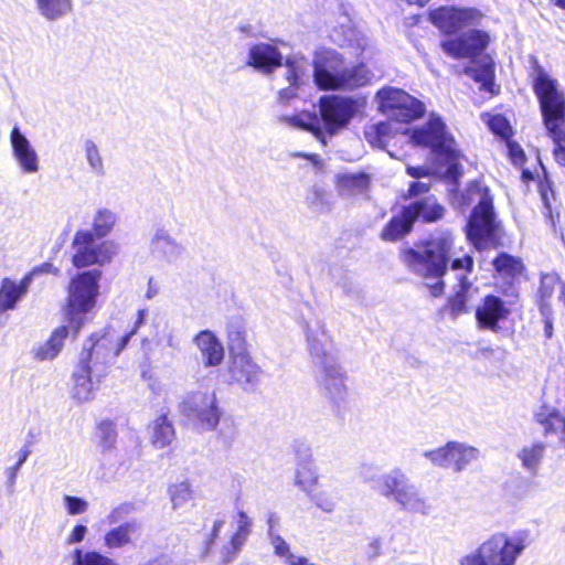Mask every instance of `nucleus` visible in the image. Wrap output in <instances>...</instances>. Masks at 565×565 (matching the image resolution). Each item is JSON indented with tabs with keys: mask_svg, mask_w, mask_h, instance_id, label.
Instances as JSON below:
<instances>
[{
	"mask_svg": "<svg viewBox=\"0 0 565 565\" xmlns=\"http://www.w3.org/2000/svg\"><path fill=\"white\" fill-rule=\"evenodd\" d=\"M252 527L253 520L243 510H239L235 518V531L221 550V558L224 565H227L236 557L252 533Z\"/></svg>",
	"mask_w": 565,
	"mask_h": 565,
	"instance_id": "obj_20",
	"label": "nucleus"
},
{
	"mask_svg": "<svg viewBox=\"0 0 565 565\" xmlns=\"http://www.w3.org/2000/svg\"><path fill=\"white\" fill-rule=\"evenodd\" d=\"M279 121L292 128H298L312 132L323 145H326L324 134L316 117L308 113H301L291 116H281Z\"/></svg>",
	"mask_w": 565,
	"mask_h": 565,
	"instance_id": "obj_33",
	"label": "nucleus"
},
{
	"mask_svg": "<svg viewBox=\"0 0 565 565\" xmlns=\"http://www.w3.org/2000/svg\"><path fill=\"white\" fill-rule=\"evenodd\" d=\"M97 436L104 450L114 448L117 440V430L113 422L105 420L98 425Z\"/></svg>",
	"mask_w": 565,
	"mask_h": 565,
	"instance_id": "obj_46",
	"label": "nucleus"
},
{
	"mask_svg": "<svg viewBox=\"0 0 565 565\" xmlns=\"http://www.w3.org/2000/svg\"><path fill=\"white\" fill-rule=\"evenodd\" d=\"M158 294V289L157 287L153 285V280L152 278L149 279V282H148V289H147V292H146V297L148 299H151L153 298L156 295Z\"/></svg>",
	"mask_w": 565,
	"mask_h": 565,
	"instance_id": "obj_63",
	"label": "nucleus"
},
{
	"mask_svg": "<svg viewBox=\"0 0 565 565\" xmlns=\"http://www.w3.org/2000/svg\"><path fill=\"white\" fill-rule=\"evenodd\" d=\"M430 184L428 182L416 181L409 186V195H418L429 191Z\"/></svg>",
	"mask_w": 565,
	"mask_h": 565,
	"instance_id": "obj_56",
	"label": "nucleus"
},
{
	"mask_svg": "<svg viewBox=\"0 0 565 565\" xmlns=\"http://www.w3.org/2000/svg\"><path fill=\"white\" fill-rule=\"evenodd\" d=\"M404 262L413 273L424 279L425 286L434 297L444 294L443 277L451 262V270L456 273L459 285L455 296L449 299V307L454 316L466 312L467 302L477 291L467 277V274L472 273L473 259L468 254L457 255L451 233H437L423 245L406 250Z\"/></svg>",
	"mask_w": 565,
	"mask_h": 565,
	"instance_id": "obj_1",
	"label": "nucleus"
},
{
	"mask_svg": "<svg viewBox=\"0 0 565 565\" xmlns=\"http://www.w3.org/2000/svg\"><path fill=\"white\" fill-rule=\"evenodd\" d=\"M533 89L539 99L543 124L548 136L564 138L565 95L558 88L557 81L552 78L539 64L534 67Z\"/></svg>",
	"mask_w": 565,
	"mask_h": 565,
	"instance_id": "obj_9",
	"label": "nucleus"
},
{
	"mask_svg": "<svg viewBox=\"0 0 565 565\" xmlns=\"http://www.w3.org/2000/svg\"><path fill=\"white\" fill-rule=\"evenodd\" d=\"M31 275H26L19 282L9 278L1 281L0 287V311L4 312L15 308L17 302L26 294L31 285Z\"/></svg>",
	"mask_w": 565,
	"mask_h": 565,
	"instance_id": "obj_26",
	"label": "nucleus"
},
{
	"mask_svg": "<svg viewBox=\"0 0 565 565\" xmlns=\"http://www.w3.org/2000/svg\"><path fill=\"white\" fill-rule=\"evenodd\" d=\"M493 267L499 274L505 277H515L523 270V265L520 259L504 253L500 254L493 260Z\"/></svg>",
	"mask_w": 565,
	"mask_h": 565,
	"instance_id": "obj_41",
	"label": "nucleus"
},
{
	"mask_svg": "<svg viewBox=\"0 0 565 565\" xmlns=\"http://www.w3.org/2000/svg\"><path fill=\"white\" fill-rule=\"evenodd\" d=\"M83 150L85 154V159L87 161V164L89 169L96 174V175H104L105 174V166L104 160L100 154L99 148L96 145V142L92 139H86L83 143Z\"/></svg>",
	"mask_w": 565,
	"mask_h": 565,
	"instance_id": "obj_40",
	"label": "nucleus"
},
{
	"mask_svg": "<svg viewBox=\"0 0 565 565\" xmlns=\"http://www.w3.org/2000/svg\"><path fill=\"white\" fill-rule=\"evenodd\" d=\"M424 457L435 467L458 473L479 460L480 450L466 443L448 441L444 446L426 450Z\"/></svg>",
	"mask_w": 565,
	"mask_h": 565,
	"instance_id": "obj_13",
	"label": "nucleus"
},
{
	"mask_svg": "<svg viewBox=\"0 0 565 565\" xmlns=\"http://www.w3.org/2000/svg\"><path fill=\"white\" fill-rule=\"evenodd\" d=\"M71 326L56 328L50 339L34 349V356L39 361L55 359L64 347V341L70 334Z\"/></svg>",
	"mask_w": 565,
	"mask_h": 565,
	"instance_id": "obj_31",
	"label": "nucleus"
},
{
	"mask_svg": "<svg viewBox=\"0 0 565 565\" xmlns=\"http://www.w3.org/2000/svg\"><path fill=\"white\" fill-rule=\"evenodd\" d=\"M556 294L559 300L565 302V286L555 274H545L541 277V286L539 289V305L541 315H546V310L551 309V298Z\"/></svg>",
	"mask_w": 565,
	"mask_h": 565,
	"instance_id": "obj_29",
	"label": "nucleus"
},
{
	"mask_svg": "<svg viewBox=\"0 0 565 565\" xmlns=\"http://www.w3.org/2000/svg\"><path fill=\"white\" fill-rule=\"evenodd\" d=\"M88 529L84 524H76L72 531L67 534L65 542L68 545L77 544L84 541Z\"/></svg>",
	"mask_w": 565,
	"mask_h": 565,
	"instance_id": "obj_51",
	"label": "nucleus"
},
{
	"mask_svg": "<svg viewBox=\"0 0 565 565\" xmlns=\"http://www.w3.org/2000/svg\"><path fill=\"white\" fill-rule=\"evenodd\" d=\"M481 18V12L472 8L440 7L430 12L433 24L448 34L476 25Z\"/></svg>",
	"mask_w": 565,
	"mask_h": 565,
	"instance_id": "obj_16",
	"label": "nucleus"
},
{
	"mask_svg": "<svg viewBox=\"0 0 565 565\" xmlns=\"http://www.w3.org/2000/svg\"><path fill=\"white\" fill-rule=\"evenodd\" d=\"M282 56L276 46L268 43H259L250 47L248 65L263 70L266 73L273 72L281 65Z\"/></svg>",
	"mask_w": 565,
	"mask_h": 565,
	"instance_id": "obj_24",
	"label": "nucleus"
},
{
	"mask_svg": "<svg viewBox=\"0 0 565 565\" xmlns=\"http://www.w3.org/2000/svg\"><path fill=\"white\" fill-rule=\"evenodd\" d=\"M487 124L492 132L501 137H508L510 125L502 115L489 116Z\"/></svg>",
	"mask_w": 565,
	"mask_h": 565,
	"instance_id": "obj_49",
	"label": "nucleus"
},
{
	"mask_svg": "<svg viewBox=\"0 0 565 565\" xmlns=\"http://www.w3.org/2000/svg\"><path fill=\"white\" fill-rule=\"evenodd\" d=\"M36 6L44 19L56 21L72 11L73 0H36Z\"/></svg>",
	"mask_w": 565,
	"mask_h": 565,
	"instance_id": "obj_34",
	"label": "nucleus"
},
{
	"mask_svg": "<svg viewBox=\"0 0 565 565\" xmlns=\"http://www.w3.org/2000/svg\"><path fill=\"white\" fill-rule=\"evenodd\" d=\"M285 565H318L316 563L310 562V559L306 556L297 555L292 553L285 562Z\"/></svg>",
	"mask_w": 565,
	"mask_h": 565,
	"instance_id": "obj_55",
	"label": "nucleus"
},
{
	"mask_svg": "<svg viewBox=\"0 0 565 565\" xmlns=\"http://www.w3.org/2000/svg\"><path fill=\"white\" fill-rule=\"evenodd\" d=\"M268 537L274 550V554L284 563L292 554L289 543L282 536L273 531L269 532Z\"/></svg>",
	"mask_w": 565,
	"mask_h": 565,
	"instance_id": "obj_47",
	"label": "nucleus"
},
{
	"mask_svg": "<svg viewBox=\"0 0 565 565\" xmlns=\"http://www.w3.org/2000/svg\"><path fill=\"white\" fill-rule=\"evenodd\" d=\"M169 495L172 503L173 509H179L184 507L192 498V491L190 483L186 481H181L169 487Z\"/></svg>",
	"mask_w": 565,
	"mask_h": 565,
	"instance_id": "obj_45",
	"label": "nucleus"
},
{
	"mask_svg": "<svg viewBox=\"0 0 565 565\" xmlns=\"http://www.w3.org/2000/svg\"><path fill=\"white\" fill-rule=\"evenodd\" d=\"M391 125L388 122H377L370 125L364 130L365 139L374 147L384 148L388 142Z\"/></svg>",
	"mask_w": 565,
	"mask_h": 565,
	"instance_id": "obj_42",
	"label": "nucleus"
},
{
	"mask_svg": "<svg viewBox=\"0 0 565 565\" xmlns=\"http://www.w3.org/2000/svg\"><path fill=\"white\" fill-rule=\"evenodd\" d=\"M489 43L488 33L481 30H469L458 39H451L441 43L443 50L455 58L475 57L487 47Z\"/></svg>",
	"mask_w": 565,
	"mask_h": 565,
	"instance_id": "obj_17",
	"label": "nucleus"
},
{
	"mask_svg": "<svg viewBox=\"0 0 565 565\" xmlns=\"http://www.w3.org/2000/svg\"><path fill=\"white\" fill-rule=\"evenodd\" d=\"M180 411L203 430H214L220 423L221 412L213 391H192L186 393Z\"/></svg>",
	"mask_w": 565,
	"mask_h": 565,
	"instance_id": "obj_11",
	"label": "nucleus"
},
{
	"mask_svg": "<svg viewBox=\"0 0 565 565\" xmlns=\"http://www.w3.org/2000/svg\"><path fill=\"white\" fill-rule=\"evenodd\" d=\"M313 79L321 89H353L365 85L371 73L364 65L349 68L337 51L320 49L313 60Z\"/></svg>",
	"mask_w": 565,
	"mask_h": 565,
	"instance_id": "obj_5",
	"label": "nucleus"
},
{
	"mask_svg": "<svg viewBox=\"0 0 565 565\" xmlns=\"http://www.w3.org/2000/svg\"><path fill=\"white\" fill-rule=\"evenodd\" d=\"M140 525L136 521L125 522L106 532L104 545L109 550L120 548L132 543V537L139 535Z\"/></svg>",
	"mask_w": 565,
	"mask_h": 565,
	"instance_id": "obj_30",
	"label": "nucleus"
},
{
	"mask_svg": "<svg viewBox=\"0 0 565 565\" xmlns=\"http://www.w3.org/2000/svg\"><path fill=\"white\" fill-rule=\"evenodd\" d=\"M231 379L244 387H254L260 380V369L245 352L231 355Z\"/></svg>",
	"mask_w": 565,
	"mask_h": 565,
	"instance_id": "obj_19",
	"label": "nucleus"
},
{
	"mask_svg": "<svg viewBox=\"0 0 565 565\" xmlns=\"http://www.w3.org/2000/svg\"><path fill=\"white\" fill-rule=\"evenodd\" d=\"M117 222V215L108 209H99L93 218V231L94 237L103 238L107 236Z\"/></svg>",
	"mask_w": 565,
	"mask_h": 565,
	"instance_id": "obj_38",
	"label": "nucleus"
},
{
	"mask_svg": "<svg viewBox=\"0 0 565 565\" xmlns=\"http://www.w3.org/2000/svg\"><path fill=\"white\" fill-rule=\"evenodd\" d=\"M135 510L134 504L125 502L116 507L108 515L109 523H116L119 518L130 514Z\"/></svg>",
	"mask_w": 565,
	"mask_h": 565,
	"instance_id": "obj_52",
	"label": "nucleus"
},
{
	"mask_svg": "<svg viewBox=\"0 0 565 565\" xmlns=\"http://www.w3.org/2000/svg\"><path fill=\"white\" fill-rule=\"evenodd\" d=\"M276 523H278V516L276 514H270L268 518V533L270 531L274 532V526Z\"/></svg>",
	"mask_w": 565,
	"mask_h": 565,
	"instance_id": "obj_64",
	"label": "nucleus"
},
{
	"mask_svg": "<svg viewBox=\"0 0 565 565\" xmlns=\"http://www.w3.org/2000/svg\"><path fill=\"white\" fill-rule=\"evenodd\" d=\"M411 139L416 146L427 147L434 154L445 159L448 166L447 178L456 182L461 177V167L458 163L459 150L439 116L430 115L425 125L413 130Z\"/></svg>",
	"mask_w": 565,
	"mask_h": 565,
	"instance_id": "obj_8",
	"label": "nucleus"
},
{
	"mask_svg": "<svg viewBox=\"0 0 565 565\" xmlns=\"http://www.w3.org/2000/svg\"><path fill=\"white\" fill-rule=\"evenodd\" d=\"M362 106L358 98L338 95L321 97L319 110L328 134L331 136L344 128Z\"/></svg>",
	"mask_w": 565,
	"mask_h": 565,
	"instance_id": "obj_15",
	"label": "nucleus"
},
{
	"mask_svg": "<svg viewBox=\"0 0 565 565\" xmlns=\"http://www.w3.org/2000/svg\"><path fill=\"white\" fill-rule=\"evenodd\" d=\"M545 454V445L543 443H532L522 447L518 452L522 467L530 473H536Z\"/></svg>",
	"mask_w": 565,
	"mask_h": 565,
	"instance_id": "obj_36",
	"label": "nucleus"
},
{
	"mask_svg": "<svg viewBox=\"0 0 565 565\" xmlns=\"http://www.w3.org/2000/svg\"><path fill=\"white\" fill-rule=\"evenodd\" d=\"M318 480L316 469L307 465L299 467L295 475V483L307 494L315 491Z\"/></svg>",
	"mask_w": 565,
	"mask_h": 565,
	"instance_id": "obj_44",
	"label": "nucleus"
},
{
	"mask_svg": "<svg viewBox=\"0 0 565 565\" xmlns=\"http://www.w3.org/2000/svg\"><path fill=\"white\" fill-rule=\"evenodd\" d=\"M510 310L504 306V301L493 295L484 297L482 305L477 308L476 318L483 328L495 330L498 322L505 319Z\"/></svg>",
	"mask_w": 565,
	"mask_h": 565,
	"instance_id": "obj_23",
	"label": "nucleus"
},
{
	"mask_svg": "<svg viewBox=\"0 0 565 565\" xmlns=\"http://www.w3.org/2000/svg\"><path fill=\"white\" fill-rule=\"evenodd\" d=\"M63 501L70 515L83 514L88 509V502L79 497L66 494L63 497Z\"/></svg>",
	"mask_w": 565,
	"mask_h": 565,
	"instance_id": "obj_48",
	"label": "nucleus"
},
{
	"mask_svg": "<svg viewBox=\"0 0 565 565\" xmlns=\"http://www.w3.org/2000/svg\"><path fill=\"white\" fill-rule=\"evenodd\" d=\"M147 309H139L132 327L124 334H119L108 326L94 332L84 342L76 370L73 373L72 395L78 402H88L93 398L95 384H98L108 373L110 363L126 348L129 340L145 323Z\"/></svg>",
	"mask_w": 565,
	"mask_h": 565,
	"instance_id": "obj_2",
	"label": "nucleus"
},
{
	"mask_svg": "<svg viewBox=\"0 0 565 565\" xmlns=\"http://www.w3.org/2000/svg\"><path fill=\"white\" fill-rule=\"evenodd\" d=\"M206 366H216L224 359V348L220 340L209 330L201 331L194 339Z\"/></svg>",
	"mask_w": 565,
	"mask_h": 565,
	"instance_id": "obj_25",
	"label": "nucleus"
},
{
	"mask_svg": "<svg viewBox=\"0 0 565 565\" xmlns=\"http://www.w3.org/2000/svg\"><path fill=\"white\" fill-rule=\"evenodd\" d=\"M230 340H231L230 349H231L232 355H233V353L244 352V350H243L244 339L238 331L232 332L230 335Z\"/></svg>",
	"mask_w": 565,
	"mask_h": 565,
	"instance_id": "obj_54",
	"label": "nucleus"
},
{
	"mask_svg": "<svg viewBox=\"0 0 565 565\" xmlns=\"http://www.w3.org/2000/svg\"><path fill=\"white\" fill-rule=\"evenodd\" d=\"M376 491L395 503L402 511L428 515L433 511L429 500L411 478L399 468L382 475L375 486Z\"/></svg>",
	"mask_w": 565,
	"mask_h": 565,
	"instance_id": "obj_7",
	"label": "nucleus"
},
{
	"mask_svg": "<svg viewBox=\"0 0 565 565\" xmlns=\"http://www.w3.org/2000/svg\"><path fill=\"white\" fill-rule=\"evenodd\" d=\"M151 444L159 449L169 446L175 437L172 422L167 415L156 418L148 427Z\"/></svg>",
	"mask_w": 565,
	"mask_h": 565,
	"instance_id": "obj_32",
	"label": "nucleus"
},
{
	"mask_svg": "<svg viewBox=\"0 0 565 565\" xmlns=\"http://www.w3.org/2000/svg\"><path fill=\"white\" fill-rule=\"evenodd\" d=\"M306 335L320 391L335 404L344 401L348 395L347 375L339 364L337 349L326 326L320 321L307 324Z\"/></svg>",
	"mask_w": 565,
	"mask_h": 565,
	"instance_id": "obj_3",
	"label": "nucleus"
},
{
	"mask_svg": "<svg viewBox=\"0 0 565 565\" xmlns=\"http://www.w3.org/2000/svg\"><path fill=\"white\" fill-rule=\"evenodd\" d=\"M407 173L413 178L428 177L429 169L425 167H407Z\"/></svg>",
	"mask_w": 565,
	"mask_h": 565,
	"instance_id": "obj_58",
	"label": "nucleus"
},
{
	"mask_svg": "<svg viewBox=\"0 0 565 565\" xmlns=\"http://www.w3.org/2000/svg\"><path fill=\"white\" fill-rule=\"evenodd\" d=\"M150 252L158 262L172 264L178 260L182 253V246L169 234L168 231L159 228L150 241Z\"/></svg>",
	"mask_w": 565,
	"mask_h": 565,
	"instance_id": "obj_22",
	"label": "nucleus"
},
{
	"mask_svg": "<svg viewBox=\"0 0 565 565\" xmlns=\"http://www.w3.org/2000/svg\"><path fill=\"white\" fill-rule=\"evenodd\" d=\"M311 501L322 511L332 512L335 509L334 500L329 497L326 492H311L308 494Z\"/></svg>",
	"mask_w": 565,
	"mask_h": 565,
	"instance_id": "obj_50",
	"label": "nucleus"
},
{
	"mask_svg": "<svg viewBox=\"0 0 565 565\" xmlns=\"http://www.w3.org/2000/svg\"><path fill=\"white\" fill-rule=\"evenodd\" d=\"M527 545V531L515 532L512 535L497 532L476 550L465 554L459 565H515Z\"/></svg>",
	"mask_w": 565,
	"mask_h": 565,
	"instance_id": "obj_6",
	"label": "nucleus"
},
{
	"mask_svg": "<svg viewBox=\"0 0 565 565\" xmlns=\"http://www.w3.org/2000/svg\"><path fill=\"white\" fill-rule=\"evenodd\" d=\"M72 558V565H117L113 558L97 551L84 552L81 548H76L73 552Z\"/></svg>",
	"mask_w": 565,
	"mask_h": 565,
	"instance_id": "obj_39",
	"label": "nucleus"
},
{
	"mask_svg": "<svg viewBox=\"0 0 565 565\" xmlns=\"http://www.w3.org/2000/svg\"><path fill=\"white\" fill-rule=\"evenodd\" d=\"M467 73L470 74L473 79L481 84V88L488 92H492L493 87V62L486 60L482 62L480 67H468Z\"/></svg>",
	"mask_w": 565,
	"mask_h": 565,
	"instance_id": "obj_43",
	"label": "nucleus"
},
{
	"mask_svg": "<svg viewBox=\"0 0 565 565\" xmlns=\"http://www.w3.org/2000/svg\"><path fill=\"white\" fill-rule=\"evenodd\" d=\"M29 455H30V450H28V449H25V448H24V449H21V450L17 454V456H18V461H17V463H15V465H18V466H20V467H21V466L25 462V460L28 459Z\"/></svg>",
	"mask_w": 565,
	"mask_h": 565,
	"instance_id": "obj_62",
	"label": "nucleus"
},
{
	"mask_svg": "<svg viewBox=\"0 0 565 565\" xmlns=\"http://www.w3.org/2000/svg\"><path fill=\"white\" fill-rule=\"evenodd\" d=\"M452 205L460 211L473 206L466 225L467 237L472 244L479 246L492 237L498 224L488 188L472 182L452 198Z\"/></svg>",
	"mask_w": 565,
	"mask_h": 565,
	"instance_id": "obj_4",
	"label": "nucleus"
},
{
	"mask_svg": "<svg viewBox=\"0 0 565 565\" xmlns=\"http://www.w3.org/2000/svg\"><path fill=\"white\" fill-rule=\"evenodd\" d=\"M73 264L75 267H87L94 264L104 265L117 254L118 247L111 241L96 243L92 231H78L74 235Z\"/></svg>",
	"mask_w": 565,
	"mask_h": 565,
	"instance_id": "obj_12",
	"label": "nucleus"
},
{
	"mask_svg": "<svg viewBox=\"0 0 565 565\" xmlns=\"http://www.w3.org/2000/svg\"><path fill=\"white\" fill-rule=\"evenodd\" d=\"M298 88H299L298 86L289 84V87L280 89L279 90V100L282 103H287L291 98L296 97Z\"/></svg>",
	"mask_w": 565,
	"mask_h": 565,
	"instance_id": "obj_57",
	"label": "nucleus"
},
{
	"mask_svg": "<svg viewBox=\"0 0 565 565\" xmlns=\"http://www.w3.org/2000/svg\"><path fill=\"white\" fill-rule=\"evenodd\" d=\"M545 434H553L565 447V391L555 405H543L535 415Z\"/></svg>",
	"mask_w": 565,
	"mask_h": 565,
	"instance_id": "obj_18",
	"label": "nucleus"
},
{
	"mask_svg": "<svg viewBox=\"0 0 565 565\" xmlns=\"http://www.w3.org/2000/svg\"><path fill=\"white\" fill-rule=\"evenodd\" d=\"M370 177L366 173H342L337 175V188L342 196L366 195L370 189Z\"/></svg>",
	"mask_w": 565,
	"mask_h": 565,
	"instance_id": "obj_28",
	"label": "nucleus"
},
{
	"mask_svg": "<svg viewBox=\"0 0 565 565\" xmlns=\"http://www.w3.org/2000/svg\"><path fill=\"white\" fill-rule=\"evenodd\" d=\"M224 524H225L224 520H216L213 523V529H212L211 537H210V540L207 542V545L212 544L213 541L217 537V535L221 532V530L224 526Z\"/></svg>",
	"mask_w": 565,
	"mask_h": 565,
	"instance_id": "obj_60",
	"label": "nucleus"
},
{
	"mask_svg": "<svg viewBox=\"0 0 565 565\" xmlns=\"http://www.w3.org/2000/svg\"><path fill=\"white\" fill-rule=\"evenodd\" d=\"M414 221L407 214L405 207L399 215L394 216L383 228L381 237L385 241H396L407 234L413 227Z\"/></svg>",
	"mask_w": 565,
	"mask_h": 565,
	"instance_id": "obj_35",
	"label": "nucleus"
},
{
	"mask_svg": "<svg viewBox=\"0 0 565 565\" xmlns=\"http://www.w3.org/2000/svg\"><path fill=\"white\" fill-rule=\"evenodd\" d=\"M100 270L93 269L73 278L68 288L67 315L70 326L77 333L85 323L84 315L90 311L98 296Z\"/></svg>",
	"mask_w": 565,
	"mask_h": 565,
	"instance_id": "obj_10",
	"label": "nucleus"
},
{
	"mask_svg": "<svg viewBox=\"0 0 565 565\" xmlns=\"http://www.w3.org/2000/svg\"><path fill=\"white\" fill-rule=\"evenodd\" d=\"M405 210L414 222L423 220L427 223L441 218L445 211L434 195L420 198L405 206Z\"/></svg>",
	"mask_w": 565,
	"mask_h": 565,
	"instance_id": "obj_27",
	"label": "nucleus"
},
{
	"mask_svg": "<svg viewBox=\"0 0 565 565\" xmlns=\"http://www.w3.org/2000/svg\"><path fill=\"white\" fill-rule=\"evenodd\" d=\"M286 78L289 84L300 87L309 79V64L303 57H290L286 61Z\"/></svg>",
	"mask_w": 565,
	"mask_h": 565,
	"instance_id": "obj_37",
	"label": "nucleus"
},
{
	"mask_svg": "<svg viewBox=\"0 0 565 565\" xmlns=\"http://www.w3.org/2000/svg\"><path fill=\"white\" fill-rule=\"evenodd\" d=\"M542 316L544 318V323H545V328H544L545 335H546V338H552V335H553L552 310L547 309L546 315H542Z\"/></svg>",
	"mask_w": 565,
	"mask_h": 565,
	"instance_id": "obj_59",
	"label": "nucleus"
},
{
	"mask_svg": "<svg viewBox=\"0 0 565 565\" xmlns=\"http://www.w3.org/2000/svg\"><path fill=\"white\" fill-rule=\"evenodd\" d=\"M10 141L13 154L20 168L24 173H35L39 171V158L36 151L31 146L26 137L18 127H13L10 134Z\"/></svg>",
	"mask_w": 565,
	"mask_h": 565,
	"instance_id": "obj_21",
	"label": "nucleus"
},
{
	"mask_svg": "<svg viewBox=\"0 0 565 565\" xmlns=\"http://www.w3.org/2000/svg\"><path fill=\"white\" fill-rule=\"evenodd\" d=\"M554 143V157L557 163L565 167V130H564V138L556 139L554 136H550Z\"/></svg>",
	"mask_w": 565,
	"mask_h": 565,
	"instance_id": "obj_53",
	"label": "nucleus"
},
{
	"mask_svg": "<svg viewBox=\"0 0 565 565\" xmlns=\"http://www.w3.org/2000/svg\"><path fill=\"white\" fill-rule=\"evenodd\" d=\"M376 100L379 109L390 118L406 122L420 117L425 111L423 103L408 95L406 92L385 87L377 92Z\"/></svg>",
	"mask_w": 565,
	"mask_h": 565,
	"instance_id": "obj_14",
	"label": "nucleus"
},
{
	"mask_svg": "<svg viewBox=\"0 0 565 565\" xmlns=\"http://www.w3.org/2000/svg\"><path fill=\"white\" fill-rule=\"evenodd\" d=\"M19 469H20V466L14 465L13 467H11L7 470L8 481L10 484H13L15 482V478H17Z\"/></svg>",
	"mask_w": 565,
	"mask_h": 565,
	"instance_id": "obj_61",
	"label": "nucleus"
}]
</instances>
